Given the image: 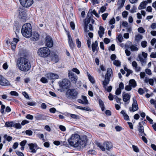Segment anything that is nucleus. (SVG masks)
Returning a JSON list of instances; mask_svg holds the SVG:
<instances>
[{"instance_id":"nucleus-1","label":"nucleus","mask_w":156,"mask_h":156,"mask_svg":"<svg viewBox=\"0 0 156 156\" xmlns=\"http://www.w3.org/2000/svg\"><path fill=\"white\" fill-rule=\"evenodd\" d=\"M69 142L70 144L74 147L82 148L86 145L87 140L86 136L80 138L79 135L74 134L72 135Z\"/></svg>"},{"instance_id":"nucleus-2","label":"nucleus","mask_w":156,"mask_h":156,"mask_svg":"<svg viewBox=\"0 0 156 156\" xmlns=\"http://www.w3.org/2000/svg\"><path fill=\"white\" fill-rule=\"evenodd\" d=\"M16 65L19 70L24 72L28 71L31 68L30 62L24 57H20L18 59Z\"/></svg>"},{"instance_id":"nucleus-3","label":"nucleus","mask_w":156,"mask_h":156,"mask_svg":"<svg viewBox=\"0 0 156 156\" xmlns=\"http://www.w3.org/2000/svg\"><path fill=\"white\" fill-rule=\"evenodd\" d=\"M32 26L29 23H27L23 26L21 29V33L24 37L29 38L31 35Z\"/></svg>"},{"instance_id":"nucleus-4","label":"nucleus","mask_w":156,"mask_h":156,"mask_svg":"<svg viewBox=\"0 0 156 156\" xmlns=\"http://www.w3.org/2000/svg\"><path fill=\"white\" fill-rule=\"evenodd\" d=\"M97 145L103 151H105L106 150L109 151L113 147L112 143L109 141H105L103 144L98 143Z\"/></svg>"},{"instance_id":"nucleus-5","label":"nucleus","mask_w":156,"mask_h":156,"mask_svg":"<svg viewBox=\"0 0 156 156\" xmlns=\"http://www.w3.org/2000/svg\"><path fill=\"white\" fill-rule=\"evenodd\" d=\"M50 51L47 47H43L38 49L37 54L39 56L41 57L46 58L50 54Z\"/></svg>"},{"instance_id":"nucleus-6","label":"nucleus","mask_w":156,"mask_h":156,"mask_svg":"<svg viewBox=\"0 0 156 156\" xmlns=\"http://www.w3.org/2000/svg\"><path fill=\"white\" fill-rule=\"evenodd\" d=\"M77 90L74 89H70L66 91V95L68 98L75 99L77 98L78 94Z\"/></svg>"},{"instance_id":"nucleus-7","label":"nucleus","mask_w":156,"mask_h":156,"mask_svg":"<svg viewBox=\"0 0 156 156\" xmlns=\"http://www.w3.org/2000/svg\"><path fill=\"white\" fill-rule=\"evenodd\" d=\"M147 56V54L144 52H143L141 54H139L138 56V58L141 63L142 65H144L146 63V58Z\"/></svg>"},{"instance_id":"nucleus-8","label":"nucleus","mask_w":156,"mask_h":156,"mask_svg":"<svg viewBox=\"0 0 156 156\" xmlns=\"http://www.w3.org/2000/svg\"><path fill=\"white\" fill-rule=\"evenodd\" d=\"M125 48H130L132 51H136L138 50V48L136 45H133L132 43L129 41L127 42L125 45Z\"/></svg>"},{"instance_id":"nucleus-9","label":"nucleus","mask_w":156,"mask_h":156,"mask_svg":"<svg viewBox=\"0 0 156 156\" xmlns=\"http://www.w3.org/2000/svg\"><path fill=\"white\" fill-rule=\"evenodd\" d=\"M68 76L69 79L73 83H76L77 81V76L71 71H69Z\"/></svg>"},{"instance_id":"nucleus-10","label":"nucleus","mask_w":156,"mask_h":156,"mask_svg":"<svg viewBox=\"0 0 156 156\" xmlns=\"http://www.w3.org/2000/svg\"><path fill=\"white\" fill-rule=\"evenodd\" d=\"M20 4L23 7H29L33 3V0H20Z\"/></svg>"},{"instance_id":"nucleus-11","label":"nucleus","mask_w":156,"mask_h":156,"mask_svg":"<svg viewBox=\"0 0 156 156\" xmlns=\"http://www.w3.org/2000/svg\"><path fill=\"white\" fill-rule=\"evenodd\" d=\"M90 15V13L88 12L87 14V19L85 20L84 22V31L86 32H87L89 31L87 30V25L90 23V20H91V22L92 23H93L94 22V20L93 19H91L90 17H88Z\"/></svg>"},{"instance_id":"nucleus-12","label":"nucleus","mask_w":156,"mask_h":156,"mask_svg":"<svg viewBox=\"0 0 156 156\" xmlns=\"http://www.w3.org/2000/svg\"><path fill=\"white\" fill-rule=\"evenodd\" d=\"M133 102L132 107L129 108V111L131 112H135L138 109V107L136 100L134 98H133Z\"/></svg>"},{"instance_id":"nucleus-13","label":"nucleus","mask_w":156,"mask_h":156,"mask_svg":"<svg viewBox=\"0 0 156 156\" xmlns=\"http://www.w3.org/2000/svg\"><path fill=\"white\" fill-rule=\"evenodd\" d=\"M46 46L49 48L52 47L53 43L51 38L49 36H47L45 38Z\"/></svg>"},{"instance_id":"nucleus-14","label":"nucleus","mask_w":156,"mask_h":156,"mask_svg":"<svg viewBox=\"0 0 156 156\" xmlns=\"http://www.w3.org/2000/svg\"><path fill=\"white\" fill-rule=\"evenodd\" d=\"M45 76L49 80H54L57 79L59 78V76L56 73H49L45 75Z\"/></svg>"},{"instance_id":"nucleus-15","label":"nucleus","mask_w":156,"mask_h":156,"mask_svg":"<svg viewBox=\"0 0 156 156\" xmlns=\"http://www.w3.org/2000/svg\"><path fill=\"white\" fill-rule=\"evenodd\" d=\"M29 147V149L31 150L30 152L33 153H35L36 151L38 149V147L36 144L30 143L28 144Z\"/></svg>"},{"instance_id":"nucleus-16","label":"nucleus","mask_w":156,"mask_h":156,"mask_svg":"<svg viewBox=\"0 0 156 156\" xmlns=\"http://www.w3.org/2000/svg\"><path fill=\"white\" fill-rule=\"evenodd\" d=\"M19 17L21 19H25L27 16L26 11L24 9L20 8L19 9Z\"/></svg>"},{"instance_id":"nucleus-17","label":"nucleus","mask_w":156,"mask_h":156,"mask_svg":"<svg viewBox=\"0 0 156 156\" xmlns=\"http://www.w3.org/2000/svg\"><path fill=\"white\" fill-rule=\"evenodd\" d=\"M31 36V40L33 41H36L38 40L39 36L37 32H35L32 33Z\"/></svg>"},{"instance_id":"nucleus-18","label":"nucleus","mask_w":156,"mask_h":156,"mask_svg":"<svg viewBox=\"0 0 156 156\" xmlns=\"http://www.w3.org/2000/svg\"><path fill=\"white\" fill-rule=\"evenodd\" d=\"M68 41L70 48L73 49L74 47V44L73 43V39L69 33L68 34Z\"/></svg>"},{"instance_id":"nucleus-19","label":"nucleus","mask_w":156,"mask_h":156,"mask_svg":"<svg viewBox=\"0 0 156 156\" xmlns=\"http://www.w3.org/2000/svg\"><path fill=\"white\" fill-rule=\"evenodd\" d=\"M69 81L66 79H63L61 83L60 84V86L62 87H64L67 88L69 87Z\"/></svg>"},{"instance_id":"nucleus-20","label":"nucleus","mask_w":156,"mask_h":156,"mask_svg":"<svg viewBox=\"0 0 156 156\" xmlns=\"http://www.w3.org/2000/svg\"><path fill=\"white\" fill-rule=\"evenodd\" d=\"M130 95L128 93L122 95L123 100L127 103H129L130 98Z\"/></svg>"},{"instance_id":"nucleus-21","label":"nucleus","mask_w":156,"mask_h":156,"mask_svg":"<svg viewBox=\"0 0 156 156\" xmlns=\"http://www.w3.org/2000/svg\"><path fill=\"white\" fill-rule=\"evenodd\" d=\"M139 128H138V131H139V135L140 136H146V134L144 133V126L141 125L140 122H139Z\"/></svg>"},{"instance_id":"nucleus-22","label":"nucleus","mask_w":156,"mask_h":156,"mask_svg":"<svg viewBox=\"0 0 156 156\" xmlns=\"http://www.w3.org/2000/svg\"><path fill=\"white\" fill-rule=\"evenodd\" d=\"M0 85L3 86H9L10 85V83L8 80L3 77L0 83Z\"/></svg>"},{"instance_id":"nucleus-23","label":"nucleus","mask_w":156,"mask_h":156,"mask_svg":"<svg viewBox=\"0 0 156 156\" xmlns=\"http://www.w3.org/2000/svg\"><path fill=\"white\" fill-rule=\"evenodd\" d=\"M112 75V69L110 68H108L107 69V73L105 75V78L110 79Z\"/></svg>"},{"instance_id":"nucleus-24","label":"nucleus","mask_w":156,"mask_h":156,"mask_svg":"<svg viewBox=\"0 0 156 156\" xmlns=\"http://www.w3.org/2000/svg\"><path fill=\"white\" fill-rule=\"evenodd\" d=\"M13 41L11 43V48L14 50L15 48L16 45V44L19 41V40L17 38H14L13 39Z\"/></svg>"},{"instance_id":"nucleus-25","label":"nucleus","mask_w":156,"mask_h":156,"mask_svg":"<svg viewBox=\"0 0 156 156\" xmlns=\"http://www.w3.org/2000/svg\"><path fill=\"white\" fill-rule=\"evenodd\" d=\"M105 28L102 26H100L99 28V30L98 31V34L100 38H101L105 33Z\"/></svg>"},{"instance_id":"nucleus-26","label":"nucleus","mask_w":156,"mask_h":156,"mask_svg":"<svg viewBox=\"0 0 156 156\" xmlns=\"http://www.w3.org/2000/svg\"><path fill=\"white\" fill-rule=\"evenodd\" d=\"M126 0H118L117 5L118 6V9H120L124 5Z\"/></svg>"},{"instance_id":"nucleus-27","label":"nucleus","mask_w":156,"mask_h":156,"mask_svg":"<svg viewBox=\"0 0 156 156\" xmlns=\"http://www.w3.org/2000/svg\"><path fill=\"white\" fill-rule=\"evenodd\" d=\"M48 118L47 116L44 115H40L35 117L36 119L37 120H47Z\"/></svg>"},{"instance_id":"nucleus-28","label":"nucleus","mask_w":156,"mask_h":156,"mask_svg":"<svg viewBox=\"0 0 156 156\" xmlns=\"http://www.w3.org/2000/svg\"><path fill=\"white\" fill-rule=\"evenodd\" d=\"M147 4V2L146 1L141 2L138 7V9L140 10L146 8V6Z\"/></svg>"},{"instance_id":"nucleus-29","label":"nucleus","mask_w":156,"mask_h":156,"mask_svg":"<svg viewBox=\"0 0 156 156\" xmlns=\"http://www.w3.org/2000/svg\"><path fill=\"white\" fill-rule=\"evenodd\" d=\"M105 80L102 81V84L105 89L106 88L107 86L109 84L110 79L105 78Z\"/></svg>"},{"instance_id":"nucleus-30","label":"nucleus","mask_w":156,"mask_h":156,"mask_svg":"<svg viewBox=\"0 0 156 156\" xmlns=\"http://www.w3.org/2000/svg\"><path fill=\"white\" fill-rule=\"evenodd\" d=\"M92 51L94 52L98 48V43L97 41H95L94 43L92 44Z\"/></svg>"},{"instance_id":"nucleus-31","label":"nucleus","mask_w":156,"mask_h":156,"mask_svg":"<svg viewBox=\"0 0 156 156\" xmlns=\"http://www.w3.org/2000/svg\"><path fill=\"white\" fill-rule=\"evenodd\" d=\"M87 73L88 77V78L89 80L92 83H94L95 82V81L94 77L92 76H91L90 74L88 72H87Z\"/></svg>"},{"instance_id":"nucleus-32","label":"nucleus","mask_w":156,"mask_h":156,"mask_svg":"<svg viewBox=\"0 0 156 156\" xmlns=\"http://www.w3.org/2000/svg\"><path fill=\"white\" fill-rule=\"evenodd\" d=\"M129 84L133 87H135L136 86V83L134 79L130 80L129 82Z\"/></svg>"},{"instance_id":"nucleus-33","label":"nucleus","mask_w":156,"mask_h":156,"mask_svg":"<svg viewBox=\"0 0 156 156\" xmlns=\"http://www.w3.org/2000/svg\"><path fill=\"white\" fill-rule=\"evenodd\" d=\"M123 116L124 119L126 120H129V118L128 115L126 113L124 110H122L120 112Z\"/></svg>"},{"instance_id":"nucleus-34","label":"nucleus","mask_w":156,"mask_h":156,"mask_svg":"<svg viewBox=\"0 0 156 156\" xmlns=\"http://www.w3.org/2000/svg\"><path fill=\"white\" fill-rule=\"evenodd\" d=\"M14 123L12 121L7 122L5 123V126L7 127H12L14 126Z\"/></svg>"},{"instance_id":"nucleus-35","label":"nucleus","mask_w":156,"mask_h":156,"mask_svg":"<svg viewBox=\"0 0 156 156\" xmlns=\"http://www.w3.org/2000/svg\"><path fill=\"white\" fill-rule=\"evenodd\" d=\"M27 142V140H24L22 141L20 143V145L21 146L20 148L21 151H23L24 150V146Z\"/></svg>"},{"instance_id":"nucleus-36","label":"nucleus","mask_w":156,"mask_h":156,"mask_svg":"<svg viewBox=\"0 0 156 156\" xmlns=\"http://www.w3.org/2000/svg\"><path fill=\"white\" fill-rule=\"evenodd\" d=\"M99 102L100 106L101 108L102 111H104L105 110V107L103 102L102 101V100L99 99Z\"/></svg>"},{"instance_id":"nucleus-37","label":"nucleus","mask_w":156,"mask_h":156,"mask_svg":"<svg viewBox=\"0 0 156 156\" xmlns=\"http://www.w3.org/2000/svg\"><path fill=\"white\" fill-rule=\"evenodd\" d=\"M143 36L140 34H138L135 37V40L137 41H139L140 40L142 39Z\"/></svg>"},{"instance_id":"nucleus-38","label":"nucleus","mask_w":156,"mask_h":156,"mask_svg":"<svg viewBox=\"0 0 156 156\" xmlns=\"http://www.w3.org/2000/svg\"><path fill=\"white\" fill-rule=\"evenodd\" d=\"M52 60L56 62H58L59 60L58 56L56 54H54L52 56Z\"/></svg>"},{"instance_id":"nucleus-39","label":"nucleus","mask_w":156,"mask_h":156,"mask_svg":"<svg viewBox=\"0 0 156 156\" xmlns=\"http://www.w3.org/2000/svg\"><path fill=\"white\" fill-rule=\"evenodd\" d=\"M117 38L119 41L120 43L122 42L123 40L122 36L121 34H119L118 35Z\"/></svg>"},{"instance_id":"nucleus-40","label":"nucleus","mask_w":156,"mask_h":156,"mask_svg":"<svg viewBox=\"0 0 156 156\" xmlns=\"http://www.w3.org/2000/svg\"><path fill=\"white\" fill-rule=\"evenodd\" d=\"M13 127L17 129H20L22 128L21 125L19 123L14 124Z\"/></svg>"},{"instance_id":"nucleus-41","label":"nucleus","mask_w":156,"mask_h":156,"mask_svg":"<svg viewBox=\"0 0 156 156\" xmlns=\"http://www.w3.org/2000/svg\"><path fill=\"white\" fill-rule=\"evenodd\" d=\"M113 64L117 66H119L120 65V62L117 60H115L113 62Z\"/></svg>"},{"instance_id":"nucleus-42","label":"nucleus","mask_w":156,"mask_h":156,"mask_svg":"<svg viewBox=\"0 0 156 156\" xmlns=\"http://www.w3.org/2000/svg\"><path fill=\"white\" fill-rule=\"evenodd\" d=\"M76 43L78 48H80L81 46V42L80 41L79 39L78 38H77L76 39Z\"/></svg>"},{"instance_id":"nucleus-43","label":"nucleus","mask_w":156,"mask_h":156,"mask_svg":"<svg viewBox=\"0 0 156 156\" xmlns=\"http://www.w3.org/2000/svg\"><path fill=\"white\" fill-rule=\"evenodd\" d=\"M138 31L140 33H143L145 32V30L142 27H140L138 29Z\"/></svg>"},{"instance_id":"nucleus-44","label":"nucleus","mask_w":156,"mask_h":156,"mask_svg":"<svg viewBox=\"0 0 156 156\" xmlns=\"http://www.w3.org/2000/svg\"><path fill=\"white\" fill-rule=\"evenodd\" d=\"M88 153L89 154L95 155L96 154V152L94 150H90L88 151Z\"/></svg>"},{"instance_id":"nucleus-45","label":"nucleus","mask_w":156,"mask_h":156,"mask_svg":"<svg viewBox=\"0 0 156 156\" xmlns=\"http://www.w3.org/2000/svg\"><path fill=\"white\" fill-rule=\"evenodd\" d=\"M83 101L84 104H88V100L87 99V97L85 96H82Z\"/></svg>"},{"instance_id":"nucleus-46","label":"nucleus","mask_w":156,"mask_h":156,"mask_svg":"<svg viewBox=\"0 0 156 156\" xmlns=\"http://www.w3.org/2000/svg\"><path fill=\"white\" fill-rule=\"evenodd\" d=\"M1 105H2L0 112L1 113L3 114L5 113L4 109L5 108V105H2V104Z\"/></svg>"},{"instance_id":"nucleus-47","label":"nucleus","mask_w":156,"mask_h":156,"mask_svg":"<svg viewBox=\"0 0 156 156\" xmlns=\"http://www.w3.org/2000/svg\"><path fill=\"white\" fill-rule=\"evenodd\" d=\"M25 133L26 135L28 136H31L33 134V132L30 130H27L25 131Z\"/></svg>"},{"instance_id":"nucleus-48","label":"nucleus","mask_w":156,"mask_h":156,"mask_svg":"<svg viewBox=\"0 0 156 156\" xmlns=\"http://www.w3.org/2000/svg\"><path fill=\"white\" fill-rule=\"evenodd\" d=\"M72 72L73 71L75 73H76L77 74H79L80 73V72L79 70L77 69L76 68H73L71 71Z\"/></svg>"},{"instance_id":"nucleus-49","label":"nucleus","mask_w":156,"mask_h":156,"mask_svg":"<svg viewBox=\"0 0 156 156\" xmlns=\"http://www.w3.org/2000/svg\"><path fill=\"white\" fill-rule=\"evenodd\" d=\"M147 42L145 41H142L141 43L142 47L143 48H145L147 46Z\"/></svg>"},{"instance_id":"nucleus-50","label":"nucleus","mask_w":156,"mask_h":156,"mask_svg":"<svg viewBox=\"0 0 156 156\" xmlns=\"http://www.w3.org/2000/svg\"><path fill=\"white\" fill-rule=\"evenodd\" d=\"M10 94L11 95L16 96H18L19 95V94L17 92L14 91H11L10 93Z\"/></svg>"},{"instance_id":"nucleus-51","label":"nucleus","mask_w":156,"mask_h":156,"mask_svg":"<svg viewBox=\"0 0 156 156\" xmlns=\"http://www.w3.org/2000/svg\"><path fill=\"white\" fill-rule=\"evenodd\" d=\"M37 136L40 139H41L43 140V141H45V140L44 139V136L43 134H39L38 133L37 135Z\"/></svg>"},{"instance_id":"nucleus-52","label":"nucleus","mask_w":156,"mask_h":156,"mask_svg":"<svg viewBox=\"0 0 156 156\" xmlns=\"http://www.w3.org/2000/svg\"><path fill=\"white\" fill-rule=\"evenodd\" d=\"M41 81L42 83H46L48 82V81L47 79L46 78L44 77H42V78H41Z\"/></svg>"},{"instance_id":"nucleus-53","label":"nucleus","mask_w":156,"mask_h":156,"mask_svg":"<svg viewBox=\"0 0 156 156\" xmlns=\"http://www.w3.org/2000/svg\"><path fill=\"white\" fill-rule=\"evenodd\" d=\"M114 99L116 100V102L118 103H120V101L121 99L119 98L116 95H114L113 96Z\"/></svg>"},{"instance_id":"nucleus-54","label":"nucleus","mask_w":156,"mask_h":156,"mask_svg":"<svg viewBox=\"0 0 156 156\" xmlns=\"http://www.w3.org/2000/svg\"><path fill=\"white\" fill-rule=\"evenodd\" d=\"M132 147L133 149V151L136 152H139V150L138 147L134 145H132Z\"/></svg>"},{"instance_id":"nucleus-55","label":"nucleus","mask_w":156,"mask_h":156,"mask_svg":"<svg viewBox=\"0 0 156 156\" xmlns=\"http://www.w3.org/2000/svg\"><path fill=\"white\" fill-rule=\"evenodd\" d=\"M128 12L126 11H123L122 13V15L123 17L126 18L127 16Z\"/></svg>"},{"instance_id":"nucleus-56","label":"nucleus","mask_w":156,"mask_h":156,"mask_svg":"<svg viewBox=\"0 0 156 156\" xmlns=\"http://www.w3.org/2000/svg\"><path fill=\"white\" fill-rule=\"evenodd\" d=\"M132 87L129 84V85H127L125 87V90L128 91H129L132 89Z\"/></svg>"},{"instance_id":"nucleus-57","label":"nucleus","mask_w":156,"mask_h":156,"mask_svg":"<svg viewBox=\"0 0 156 156\" xmlns=\"http://www.w3.org/2000/svg\"><path fill=\"white\" fill-rule=\"evenodd\" d=\"M146 73L149 75H151L152 74V73L151 70L148 69H145Z\"/></svg>"},{"instance_id":"nucleus-58","label":"nucleus","mask_w":156,"mask_h":156,"mask_svg":"<svg viewBox=\"0 0 156 156\" xmlns=\"http://www.w3.org/2000/svg\"><path fill=\"white\" fill-rule=\"evenodd\" d=\"M108 14L107 13H104L101 15L102 19L104 20H106V18L108 15Z\"/></svg>"},{"instance_id":"nucleus-59","label":"nucleus","mask_w":156,"mask_h":156,"mask_svg":"<svg viewBox=\"0 0 156 156\" xmlns=\"http://www.w3.org/2000/svg\"><path fill=\"white\" fill-rule=\"evenodd\" d=\"M138 93L140 94H141V95H142L144 93V90L141 88H139L138 90Z\"/></svg>"},{"instance_id":"nucleus-60","label":"nucleus","mask_w":156,"mask_h":156,"mask_svg":"<svg viewBox=\"0 0 156 156\" xmlns=\"http://www.w3.org/2000/svg\"><path fill=\"white\" fill-rule=\"evenodd\" d=\"M136 7L133 6L130 10V12L133 13L136 12Z\"/></svg>"},{"instance_id":"nucleus-61","label":"nucleus","mask_w":156,"mask_h":156,"mask_svg":"<svg viewBox=\"0 0 156 156\" xmlns=\"http://www.w3.org/2000/svg\"><path fill=\"white\" fill-rule=\"evenodd\" d=\"M26 118L28 119L32 120L33 119V116L32 115L28 114L27 115Z\"/></svg>"},{"instance_id":"nucleus-62","label":"nucleus","mask_w":156,"mask_h":156,"mask_svg":"<svg viewBox=\"0 0 156 156\" xmlns=\"http://www.w3.org/2000/svg\"><path fill=\"white\" fill-rule=\"evenodd\" d=\"M60 129L62 131H65L66 130V128L65 126L62 125H60L59 126Z\"/></svg>"},{"instance_id":"nucleus-63","label":"nucleus","mask_w":156,"mask_h":156,"mask_svg":"<svg viewBox=\"0 0 156 156\" xmlns=\"http://www.w3.org/2000/svg\"><path fill=\"white\" fill-rule=\"evenodd\" d=\"M16 154L18 156H24L23 154L20 151H16Z\"/></svg>"},{"instance_id":"nucleus-64","label":"nucleus","mask_w":156,"mask_h":156,"mask_svg":"<svg viewBox=\"0 0 156 156\" xmlns=\"http://www.w3.org/2000/svg\"><path fill=\"white\" fill-rule=\"evenodd\" d=\"M150 57L151 58H156V52H152L150 55Z\"/></svg>"}]
</instances>
